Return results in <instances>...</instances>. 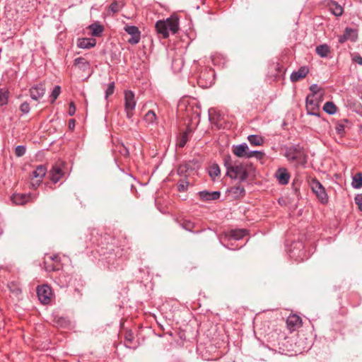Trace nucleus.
Returning <instances> with one entry per match:
<instances>
[{
    "instance_id": "nucleus-1",
    "label": "nucleus",
    "mask_w": 362,
    "mask_h": 362,
    "mask_svg": "<svg viewBox=\"0 0 362 362\" xmlns=\"http://www.w3.org/2000/svg\"><path fill=\"white\" fill-rule=\"evenodd\" d=\"M223 160L226 168V175L240 182L246 180L249 173L253 169L252 163L240 162L238 160H233L230 155H225Z\"/></svg>"
},
{
    "instance_id": "nucleus-2",
    "label": "nucleus",
    "mask_w": 362,
    "mask_h": 362,
    "mask_svg": "<svg viewBox=\"0 0 362 362\" xmlns=\"http://www.w3.org/2000/svg\"><path fill=\"white\" fill-rule=\"evenodd\" d=\"M135 95L132 90L124 91V110L127 113V117L130 119L133 115V111L136 107Z\"/></svg>"
},
{
    "instance_id": "nucleus-3",
    "label": "nucleus",
    "mask_w": 362,
    "mask_h": 362,
    "mask_svg": "<svg viewBox=\"0 0 362 362\" xmlns=\"http://www.w3.org/2000/svg\"><path fill=\"white\" fill-rule=\"evenodd\" d=\"M310 187L322 204L327 202L328 199L325 189L317 180L313 179L311 180Z\"/></svg>"
},
{
    "instance_id": "nucleus-4",
    "label": "nucleus",
    "mask_w": 362,
    "mask_h": 362,
    "mask_svg": "<svg viewBox=\"0 0 362 362\" xmlns=\"http://www.w3.org/2000/svg\"><path fill=\"white\" fill-rule=\"evenodd\" d=\"M37 294L41 303L48 304L51 300L52 292L51 288L48 285L45 284L37 287Z\"/></svg>"
},
{
    "instance_id": "nucleus-5",
    "label": "nucleus",
    "mask_w": 362,
    "mask_h": 362,
    "mask_svg": "<svg viewBox=\"0 0 362 362\" xmlns=\"http://www.w3.org/2000/svg\"><path fill=\"white\" fill-rule=\"evenodd\" d=\"M319 97L313 98L310 95H308L306 98V109L308 115H312L314 116H320V112L318 111L319 108Z\"/></svg>"
},
{
    "instance_id": "nucleus-6",
    "label": "nucleus",
    "mask_w": 362,
    "mask_h": 362,
    "mask_svg": "<svg viewBox=\"0 0 362 362\" xmlns=\"http://www.w3.org/2000/svg\"><path fill=\"white\" fill-rule=\"evenodd\" d=\"M124 30L131 35V37L128 40L129 44L135 45L140 41L141 32L137 27L126 25Z\"/></svg>"
},
{
    "instance_id": "nucleus-7",
    "label": "nucleus",
    "mask_w": 362,
    "mask_h": 362,
    "mask_svg": "<svg viewBox=\"0 0 362 362\" xmlns=\"http://www.w3.org/2000/svg\"><path fill=\"white\" fill-rule=\"evenodd\" d=\"M214 74L212 71L202 72L199 77L198 83L202 87L210 86L214 81Z\"/></svg>"
},
{
    "instance_id": "nucleus-8",
    "label": "nucleus",
    "mask_w": 362,
    "mask_h": 362,
    "mask_svg": "<svg viewBox=\"0 0 362 362\" xmlns=\"http://www.w3.org/2000/svg\"><path fill=\"white\" fill-rule=\"evenodd\" d=\"M286 157L291 162H295L296 164L299 163L301 158V152L295 147L288 148L285 153Z\"/></svg>"
},
{
    "instance_id": "nucleus-9",
    "label": "nucleus",
    "mask_w": 362,
    "mask_h": 362,
    "mask_svg": "<svg viewBox=\"0 0 362 362\" xmlns=\"http://www.w3.org/2000/svg\"><path fill=\"white\" fill-rule=\"evenodd\" d=\"M249 147L246 143L233 146V153L238 158H247Z\"/></svg>"
},
{
    "instance_id": "nucleus-10",
    "label": "nucleus",
    "mask_w": 362,
    "mask_h": 362,
    "mask_svg": "<svg viewBox=\"0 0 362 362\" xmlns=\"http://www.w3.org/2000/svg\"><path fill=\"white\" fill-rule=\"evenodd\" d=\"M45 93V88L42 84H38L33 86L30 89V94L32 99L37 100L41 98Z\"/></svg>"
},
{
    "instance_id": "nucleus-11",
    "label": "nucleus",
    "mask_w": 362,
    "mask_h": 362,
    "mask_svg": "<svg viewBox=\"0 0 362 362\" xmlns=\"http://www.w3.org/2000/svg\"><path fill=\"white\" fill-rule=\"evenodd\" d=\"M309 69L306 66H301L297 71H293L290 76L292 82H296L305 78L308 74Z\"/></svg>"
},
{
    "instance_id": "nucleus-12",
    "label": "nucleus",
    "mask_w": 362,
    "mask_h": 362,
    "mask_svg": "<svg viewBox=\"0 0 362 362\" xmlns=\"http://www.w3.org/2000/svg\"><path fill=\"white\" fill-rule=\"evenodd\" d=\"M199 168L197 161H189L183 165H180L177 169L179 175H182L185 173L192 171Z\"/></svg>"
},
{
    "instance_id": "nucleus-13",
    "label": "nucleus",
    "mask_w": 362,
    "mask_h": 362,
    "mask_svg": "<svg viewBox=\"0 0 362 362\" xmlns=\"http://www.w3.org/2000/svg\"><path fill=\"white\" fill-rule=\"evenodd\" d=\"M168 33L175 34L179 30V22L177 18L170 17L165 20Z\"/></svg>"
},
{
    "instance_id": "nucleus-14",
    "label": "nucleus",
    "mask_w": 362,
    "mask_h": 362,
    "mask_svg": "<svg viewBox=\"0 0 362 362\" xmlns=\"http://www.w3.org/2000/svg\"><path fill=\"white\" fill-rule=\"evenodd\" d=\"M50 179L54 183H57L64 175V173L57 164L52 166L49 171Z\"/></svg>"
},
{
    "instance_id": "nucleus-15",
    "label": "nucleus",
    "mask_w": 362,
    "mask_h": 362,
    "mask_svg": "<svg viewBox=\"0 0 362 362\" xmlns=\"http://www.w3.org/2000/svg\"><path fill=\"white\" fill-rule=\"evenodd\" d=\"M276 177L281 185H286L289 182L290 175L286 168H279L276 173Z\"/></svg>"
},
{
    "instance_id": "nucleus-16",
    "label": "nucleus",
    "mask_w": 362,
    "mask_h": 362,
    "mask_svg": "<svg viewBox=\"0 0 362 362\" xmlns=\"http://www.w3.org/2000/svg\"><path fill=\"white\" fill-rule=\"evenodd\" d=\"M32 198L30 194H14L11 200L16 204L22 205L27 203Z\"/></svg>"
},
{
    "instance_id": "nucleus-17",
    "label": "nucleus",
    "mask_w": 362,
    "mask_h": 362,
    "mask_svg": "<svg viewBox=\"0 0 362 362\" xmlns=\"http://www.w3.org/2000/svg\"><path fill=\"white\" fill-rule=\"evenodd\" d=\"M74 65L82 71H89L90 63L83 57H78L74 59Z\"/></svg>"
},
{
    "instance_id": "nucleus-18",
    "label": "nucleus",
    "mask_w": 362,
    "mask_h": 362,
    "mask_svg": "<svg viewBox=\"0 0 362 362\" xmlns=\"http://www.w3.org/2000/svg\"><path fill=\"white\" fill-rule=\"evenodd\" d=\"M199 197L201 199L204 201H212L218 199L220 197V192L218 191L214 192H208V191H202L199 193Z\"/></svg>"
},
{
    "instance_id": "nucleus-19",
    "label": "nucleus",
    "mask_w": 362,
    "mask_h": 362,
    "mask_svg": "<svg viewBox=\"0 0 362 362\" xmlns=\"http://www.w3.org/2000/svg\"><path fill=\"white\" fill-rule=\"evenodd\" d=\"M95 44V40L93 38L78 39L77 42L78 47L81 49H89L93 47Z\"/></svg>"
},
{
    "instance_id": "nucleus-20",
    "label": "nucleus",
    "mask_w": 362,
    "mask_h": 362,
    "mask_svg": "<svg viewBox=\"0 0 362 362\" xmlns=\"http://www.w3.org/2000/svg\"><path fill=\"white\" fill-rule=\"evenodd\" d=\"M286 323L289 329H295L301 325V319L299 316L293 315L288 317Z\"/></svg>"
},
{
    "instance_id": "nucleus-21",
    "label": "nucleus",
    "mask_w": 362,
    "mask_h": 362,
    "mask_svg": "<svg viewBox=\"0 0 362 362\" xmlns=\"http://www.w3.org/2000/svg\"><path fill=\"white\" fill-rule=\"evenodd\" d=\"M156 30L159 35H161L163 38L168 37L169 35L166 28L165 21H158L155 25Z\"/></svg>"
},
{
    "instance_id": "nucleus-22",
    "label": "nucleus",
    "mask_w": 362,
    "mask_h": 362,
    "mask_svg": "<svg viewBox=\"0 0 362 362\" xmlns=\"http://www.w3.org/2000/svg\"><path fill=\"white\" fill-rule=\"evenodd\" d=\"M124 6V3L122 1H113L111 4L109 6L107 9L108 15L110 13H118L123 7Z\"/></svg>"
},
{
    "instance_id": "nucleus-23",
    "label": "nucleus",
    "mask_w": 362,
    "mask_h": 362,
    "mask_svg": "<svg viewBox=\"0 0 362 362\" xmlns=\"http://www.w3.org/2000/svg\"><path fill=\"white\" fill-rule=\"evenodd\" d=\"M349 122L347 119L338 121L335 125L337 133L342 136L345 133V129L349 127Z\"/></svg>"
},
{
    "instance_id": "nucleus-24",
    "label": "nucleus",
    "mask_w": 362,
    "mask_h": 362,
    "mask_svg": "<svg viewBox=\"0 0 362 362\" xmlns=\"http://www.w3.org/2000/svg\"><path fill=\"white\" fill-rule=\"evenodd\" d=\"M344 35L346 37L347 40H350L351 42H356L358 39V32L356 29L346 28Z\"/></svg>"
},
{
    "instance_id": "nucleus-25",
    "label": "nucleus",
    "mask_w": 362,
    "mask_h": 362,
    "mask_svg": "<svg viewBox=\"0 0 362 362\" xmlns=\"http://www.w3.org/2000/svg\"><path fill=\"white\" fill-rule=\"evenodd\" d=\"M316 53L321 57H327L330 52V47L327 44L317 46L315 49Z\"/></svg>"
},
{
    "instance_id": "nucleus-26",
    "label": "nucleus",
    "mask_w": 362,
    "mask_h": 362,
    "mask_svg": "<svg viewBox=\"0 0 362 362\" xmlns=\"http://www.w3.org/2000/svg\"><path fill=\"white\" fill-rule=\"evenodd\" d=\"M47 168L45 165H40L33 172V177L35 178H39L42 180L46 175Z\"/></svg>"
},
{
    "instance_id": "nucleus-27",
    "label": "nucleus",
    "mask_w": 362,
    "mask_h": 362,
    "mask_svg": "<svg viewBox=\"0 0 362 362\" xmlns=\"http://www.w3.org/2000/svg\"><path fill=\"white\" fill-rule=\"evenodd\" d=\"M156 113L153 110H148L144 115V118L145 122L148 125L155 124L156 123Z\"/></svg>"
},
{
    "instance_id": "nucleus-28",
    "label": "nucleus",
    "mask_w": 362,
    "mask_h": 362,
    "mask_svg": "<svg viewBox=\"0 0 362 362\" xmlns=\"http://www.w3.org/2000/svg\"><path fill=\"white\" fill-rule=\"evenodd\" d=\"M351 185L355 189L362 187V173H357L353 176Z\"/></svg>"
},
{
    "instance_id": "nucleus-29",
    "label": "nucleus",
    "mask_w": 362,
    "mask_h": 362,
    "mask_svg": "<svg viewBox=\"0 0 362 362\" xmlns=\"http://www.w3.org/2000/svg\"><path fill=\"white\" fill-rule=\"evenodd\" d=\"M248 141L252 146H260L263 144V139L259 135H250L247 137Z\"/></svg>"
},
{
    "instance_id": "nucleus-30",
    "label": "nucleus",
    "mask_w": 362,
    "mask_h": 362,
    "mask_svg": "<svg viewBox=\"0 0 362 362\" xmlns=\"http://www.w3.org/2000/svg\"><path fill=\"white\" fill-rule=\"evenodd\" d=\"M247 235V231L243 229L233 230L230 231V237L234 240H240Z\"/></svg>"
},
{
    "instance_id": "nucleus-31",
    "label": "nucleus",
    "mask_w": 362,
    "mask_h": 362,
    "mask_svg": "<svg viewBox=\"0 0 362 362\" xmlns=\"http://www.w3.org/2000/svg\"><path fill=\"white\" fill-rule=\"evenodd\" d=\"M323 110L329 115H334L336 112L337 107L332 102H327L324 105Z\"/></svg>"
},
{
    "instance_id": "nucleus-32",
    "label": "nucleus",
    "mask_w": 362,
    "mask_h": 362,
    "mask_svg": "<svg viewBox=\"0 0 362 362\" xmlns=\"http://www.w3.org/2000/svg\"><path fill=\"white\" fill-rule=\"evenodd\" d=\"M230 192L235 194L236 197L244 196L245 194V190L244 187H242L240 185L232 187L230 189Z\"/></svg>"
},
{
    "instance_id": "nucleus-33",
    "label": "nucleus",
    "mask_w": 362,
    "mask_h": 362,
    "mask_svg": "<svg viewBox=\"0 0 362 362\" xmlns=\"http://www.w3.org/2000/svg\"><path fill=\"white\" fill-rule=\"evenodd\" d=\"M221 173V170L218 164H213L209 169V175L211 177L214 179L216 177H218Z\"/></svg>"
},
{
    "instance_id": "nucleus-34",
    "label": "nucleus",
    "mask_w": 362,
    "mask_h": 362,
    "mask_svg": "<svg viewBox=\"0 0 362 362\" xmlns=\"http://www.w3.org/2000/svg\"><path fill=\"white\" fill-rule=\"evenodd\" d=\"M93 36H100L103 31V27L98 24H92L90 25Z\"/></svg>"
},
{
    "instance_id": "nucleus-35",
    "label": "nucleus",
    "mask_w": 362,
    "mask_h": 362,
    "mask_svg": "<svg viewBox=\"0 0 362 362\" xmlns=\"http://www.w3.org/2000/svg\"><path fill=\"white\" fill-rule=\"evenodd\" d=\"M310 90L312 91L313 94L310 95L313 98L319 97L321 98L323 95V91L320 92V88L318 87L317 84H313L310 86Z\"/></svg>"
},
{
    "instance_id": "nucleus-36",
    "label": "nucleus",
    "mask_w": 362,
    "mask_h": 362,
    "mask_svg": "<svg viewBox=\"0 0 362 362\" xmlns=\"http://www.w3.org/2000/svg\"><path fill=\"white\" fill-rule=\"evenodd\" d=\"M8 91L4 89H0V106L6 105L8 103Z\"/></svg>"
},
{
    "instance_id": "nucleus-37",
    "label": "nucleus",
    "mask_w": 362,
    "mask_h": 362,
    "mask_svg": "<svg viewBox=\"0 0 362 362\" xmlns=\"http://www.w3.org/2000/svg\"><path fill=\"white\" fill-rule=\"evenodd\" d=\"M173 68L176 71H179L183 66V62L182 59L180 58L175 59L173 61L172 64Z\"/></svg>"
},
{
    "instance_id": "nucleus-38",
    "label": "nucleus",
    "mask_w": 362,
    "mask_h": 362,
    "mask_svg": "<svg viewBox=\"0 0 362 362\" xmlns=\"http://www.w3.org/2000/svg\"><path fill=\"white\" fill-rule=\"evenodd\" d=\"M188 186L189 182L186 179H182L179 182L177 189L180 192H185L187 189Z\"/></svg>"
},
{
    "instance_id": "nucleus-39",
    "label": "nucleus",
    "mask_w": 362,
    "mask_h": 362,
    "mask_svg": "<svg viewBox=\"0 0 362 362\" xmlns=\"http://www.w3.org/2000/svg\"><path fill=\"white\" fill-rule=\"evenodd\" d=\"M264 153L259 151H250L249 149L247 158L256 157L257 159H262Z\"/></svg>"
},
{
    "instance_id": "nucleus-40",
    "label": "nucleus",
    "mask_w": 362,
    "mask_h": 362,
    "mask_svg": "<svg viewBox=\"0 0 362 362\" xmlns=\"http://www.w3.org/2000/svg\"><path fill=\"white\" fill-rule=\"evenodd\" d=\"M25 146L19 145L16 147L15 153L17 157H21L25 153Z\"/></svg>"
},
{
    "instance_id": "nucleus-41",
    "label": "nucleus",
    "mask_w": 362,
    "mask_h": 362,
    "mask_svg": "<svg viewBox=\"0 0 362 362\" xmlns=\"http://www.w3.org/2000/svg\"><path fill=\"white\" fill-rule=\"evenodd\" d=\"M115 90V83L112 82L108 84L107 89L105 90V99H107L109 96L113 94Z\"/></svg>"
},
{
    "instance_id": "nucleus-42",
    "label": "nucleus",
    "mask_w": 362,
    "mask_h": 362,
    "mask_svg": "<svg viewBox=\"0 0 362 362\" xmlns=\"http://www.w3.org/2000/svg\"><path fill=\"white\" fill-rule=\"evenodd\" d=\"M60 86H57L54 88V89L52 91V93L50 95V97L52 98V102L53 103L59 95L60 94Z\"/></svg>"
},
{
    "instance_id": "nucleus-43",
    "label": "nucleus",
    "mask_w": 362,
    "mask_h": 362,
    "mask_svg": "<svg viewBox=\"0 0 362 362\" xmlns=\"http://www.w3.org/2000/svg\"><path fill=\"white\" fill-rule=\"evenodd\" d=\"M334 4L335 7L332 11L333 14L336 16H341L343 13L342 7L336 2Z\"/></svg>"
},
{
    "instance_id": "nucleus-44",
    "label": "nucleus",
    "mask_w": 362,
    "mask_h": 362,
    "mask_svg": "<svg viewBox=\"0 0 362 362\" xmlns=\"http://www.w3.org/2000/svg\"><path fill=\"white\" fill-rule=\"evenodd\" d=\"M20 110L24 114H28L30 110V105L26 102L23 103L20 106Z\"/></svg>"
},
{
    "instance_id": "nucleus-45",
    "label": "nucleus",
    "mask_w": 362,
    "mask_h": 362,
    "mask_svg": "<svg viewBox=\"0 0 362 362\" xmlns=\"http://www.w3.org/2000/svg\"><path fill=\"white\" fill-rule=\"evenodd\" d=\"M187 141V135L186 133L183 134L177 144L178 146L182 148L185 146Z\"/></svg>"
},
{
    "instance_id": "nucleus-46",
    "label": "nucleus",
    "mask_w": 362,
    "mask_h": 362,
    "mask_svg": "<svg viewBox=\"0 0 362 362\" xmlns=\"http://www.w3.org/2000/svg\"><path fill=\"white\" fill-rule=\"evenodd\" d=\"M354 200L356 204L358 206V209L362 211V194H357Z\"/></svg>"
},
{
    "instance_id": "nucleus-47",
    "label": "nucleus",
    "mask_w": 362,
    "mask_h": 362,
    "mask_svg": "<svg viewBox=\"0 0 362 362\" xmlns=\"http://www.w3.org/2000/svg\"><path fill=\"white\" fill-rule=\"evenodd\" d=\"M76 112V106L73 102H71L69 103V115L73 116Z\"/></svg>"
},
{
    "instance_id": "nucleus-48",
    "label": "nucleus",
    "mask_w": 362,
    "mask_h": 362,
    "mask_svg": "<svg viewBox=\"0 0 362 362\" xmlns=\"http://www.w3.org/2000/svg\"><path fill=\"white\" fill-rule=\"evenodd\" d=\"M353 60L356 62L357 64H360V65H362V57L359 54H356L354 58H353Z\"/></svg>"
},
{
    "instance_id": "nucleus-49",
    "label": "nucleus",
    "mask_w": 362,
    "mask_h": 362,
    "mask_svg": "<svg viewBox=\"0 0 362 362\" xmlns=\"http://www.w3.org/2000/svg\"><path fill=\"white\" fill-rule=\"evenodd\" d=\"M41 182L42 180H37L35 182H33L31 183V186L33 188H37L40 185Z\"/></svg>"
},
{
    "instance_id": "nucleus-50",
    "label": "nucleus",
    "mask_w": 362,
    "mask_h": 362,
    "mask_svg": "<svg viewBox=\"0 0 362 362\" xmlns=\"http://www.w3.org/2000/svg\"><path fill=\"white\" fill-rule=\"evenodd\" d=\"M346 40L347 39L344 34L339 36L338 41L339 43L342 44L345 42Z\"/></svg>"
},
{
    "instance_id": "nucleus-51",
    "label": "nucleus",
    "mask_w": 362,
    "mask_h": 362,
    "mask_svg": "<svg viewBox=\"0 0 362 362\" xmlns=\"http://www.w3.org/2000/svg\"><path fill=\"white\" fill-rule=\"evenodd\" d=\"M75 127V120L74 119H70L69 122V129H72Z\"/></svg>"
},
{
    "instance_id": "nucleus-52",
    "label": "nucleus",
    "mask_w": 362,
    "mask_h": 362,
    "mask_svg": "<svg viewBox=\"0 0 362 362\" xmlns=\"http://www.w3.org/2000/svg\"><path fill=\"white\" fill-rule=\"evenodd\" d=\"M125 339L126 340H127L128 341H132V339H133V335L132 333H129V334H126V337H125Z\"/></svg>"
},
{
    "instance_id": "nucleus-53",
    "label": "nucleus",
    "mask_w": 362,
    "mask_h": 362,
    "mask_svg": "<svg viewBox=\"0 0 362 362\" xmlns=\"http://www.w3.org/2000/svg\"><path fill=\"white\" fill-rule=\"evenodd\" d=\"M50 259L53 261H57L58 260V256L57 255H52L50 256Z\"/></svg>"
},
{
    "instance_id": "nucleus-54",
    "label": "nucleus",
    "mask_w": 362,
    "mask_h": 362,
    "mask_svg": "<svg viewBox=\"0 0 362 362\" xmlns=\"http://www.w3.org/2000/svg\"><path fill=\"white\" fill-rule=\"evenodd\" d=\"M46 270H47V271L54 270V268H53V267H52V268L46 267Z\"/></svg>"
},
{
    "instance_id": "nucleus-55",
    "label": "nucleus",
    "mask_w": 362,
    "mask_h": 362,
    "mask_svg": "<svg viewBox=\"0 0 362 362\" xmlns=\"http://www.w3.org/2000/svg\"><path fill=\"white\" fill-rule=\"evenodd\" d=\"M361 127H362V126H361Z\"/></svg>"
}]
</instances>
